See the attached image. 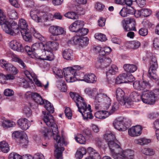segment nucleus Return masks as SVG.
<instances>
[{
	"instance_id": "1",
	"label": "nucleus",
	"mask_w": 159,
	"mask_h": 159,
	"mask_svg": "<svg viewBox=\"0 0 159 159\" xmlns=\"http://www.w3.org/2000/svg\"><path fill=\"white\" fill-rule=\"evenodd\" d=\"M5 15L3 11H0V25L6 33L11 35H15L20 31L25 40L27 42L31 41V36L28 29L26 21L23 19H19L18 25L15 22L10 24L6 20Z\"/></svg>"
},
{
	"instance_id": "2",
	"label": "nucleus",
	"mask_w": 159,
	"mask_h": 159,
	"mask_svg": "<svg viewBox=\"0 0 159 159\" xmlns=\"http://www.w3.org/2000/svg\"><path fill=\"white\" fill-rule=\"evenodd\" d=\"M43 113L44 114L43 121L48 126L52 128L53 137L56 141L55 144V157L57 159H62V153L64 150L63 146H66L67 143L62 137L59 135L57 126L54 122L53 116L50 114H46L45 112L43 111Z\"/></svg>"
},
{
	"instance_id": "3",
	"label": "nucleus",
	"mask_w": 159,
	"mask_h": 159,
	"mask_svg": "<svg viewBox=\"0 0 159 159\" xmlns=\"http://www.w3.org/2000/svg\"><path fill=\"white\" fill-rule=\"evenodd\" d=\"M81 68L79 66L64 68L63 72L66 81L73 82L78 79L88 83H94L96 82L97 78L94 74L90 73L84 75L83 73L79 71Z\"/></svg>"
},
{
	"instance_id": "4",
	"label": "nucleus",
	"mask_w": 159,
	"mask_h": 159,
	"mask_svg": "<svg viewBox=\"0 0 159 159\" xmlns=\"http://www.w3.org/2000/svg\"><path fill=\"white\" fill-rule=\"evenodd\" d=\"M70 94L71 98L76 103L79 111L82 114L84 119H92L93 116L91 113L90 106L87 105L83 98L78 94L70 92Z\"/></svg>"
},
{
	"instance_id": "5",
	"label": "nucleus",
	"mask_w": 159,
	"mask_h": 159,
	"mask_svg": "<svg viewBox=\"0 0 159 159\" xmlns=\"http://www.w3.org/2000/svg\"><path fill=\"white\" fill-rule=\"evenodd\" d=\"M102 103L103 104L104 109L107 110L111 104V101L110 98L106 94L100 93L96 98L93 105L95 109H99Z\"/></svg>"
},
{
	"instance_id": "6",
	"label": "nucleus",
	"mask_w": 159,
	"mask_h": 159,
	"mask_svg": "<svg viewBox=\"0 0 159 159\" xmlns=\"http://www.w3.org/2000/svg\"><path fill=\"white\" fill-rule=\"evenodd\" d=\"M109 148L111 155L113 158L115 159H124V150H123L119 145L112 142L109 143Z\"/></svg>"
},
{
	"instance_id": "7",
	"label": "nucleus",
	"mask_w": 159,
	"mask_h": 159,
	"mask_svg": "<svg viewBox=\"0 0 159 159\" xmlns=\"http://www.w3.org/2000/svg\"><path fill=\"white\" fill-rule=\"evenodd\" d=\"M142 100L143 102L150 105L154 104L155 102V96L152 91L148 90L142 92Z\"/></svg>"
},
{
	"instance_id": "8",
	"label": "nucleus",
	"mask_w": 159,
	"mask_h": 159,
	"mask_svg": "<svg viewBox=\"0 0 159 159\" xmlns=\"http://www.w3.org/2000/svg\"><path fill=\"white\" fill-rule=\"evenodd\" d=\"M121 24L123 28L125 31L128 32L131 30L136 31L135 21L132 18H128L126 20H123L122 21Z\"/></svg>"
},
{
	"instance_id": "9",
	"label": "nucleus",
	"mask_w": 159,
	"mask_h": 159,
	"mask_svg": "<svg viewBox=\"0 0 159 159\" xmlns=\"http://www.w3.org/2000/svg\"><path fill=\"white\" fill-rule=\"evenodd\" d=\"M125 93L120 88H118L116 90V96L117 100L121 105H131L132 102L129 99L124 98Z\"/></svg>"
},
{
	"instance_id": "10",
	"label": "nucleus",
	"mask_w": 159,
	"mask_h": 159,
	"mask_svg": "<svg viewBox=\"0 0 159 159\" xmlns=\"http://www.w3.org/2000/svg\"><path fill=\"white\" fill-rule=\"evenodd\" d=\"M112 124L115 129L120 131H125L128 128L124 120L121 118H118L115 119Z\"/></svg>"
},
{
	"instance_id": "11",
	"label": "nucleus",
	"mask_w": 159,
	"mask_h": 159,
	"mask_svg": "<svg viewBox=\"0 0 159 159\" xmlns=\"http://www.w3.org/2000/svg\"><path fill=\"white\" fill-rule=\"evenodd\" d=\"M134 88L138 90H142L145 89L150 87L149 84L147 81L143 80H137L133 84Z\"/></svg>"
},
{
	"instance_id": "12",
	"label": "nucleus",
	"mask_w": 159,
	"mask_h": 159,
	"mask_svg": "<svg viewBox=\"0 0 159 159\" xmlns=\"http://www.w3.org/2000/svg\"><path fill=\"white\" fill-rule=\"evenodd\" d=\"M99 57V60L97 63V66L98 67L105 68L108 66L111 62V60L108 58H106L104 56V54H101Z\"/></svg>"
},
{
	"instance_id": "13",
	"label": "nucleus",
	"mask_w": 159,
	"mask_h": 159,
	"mask_svg": "<svg viewBox=\"0 0 159 159\" xmlns=\"http://www.w3.org/2000/svg\"><path fill=\"white\" fill-rule=\"evenodd\" d=\"M51 42L49 41L44 44L43 43H36L33 45L34 49H43V50L52 52L51 46Z\"/></svg>"
},
{
	"instance_id": "14",
	"label": "nucleus",
	"mask_w": 159,
	"mask_h": 159,
	"mask_svg": "<svg viewBox=\"0 0 159 159\" xmlns=\"http://www.w3.org/2000/svg\"><path fill=\"white\" fill-rule=\"evenodd\" d=\"M133 77L132 75L128 76L125 73L119 75L116 79V83L117 84H120L128 82H131L133 81Z\"/></svg>"
},
{
	"instance_id": "15",
	"label": "nucleus",
	"mask_w": 159,
	"mask_h": 159,
	"mask_svg": "<svg viewBox=\"0 0 159 159\" xmlns=\"http://www.w3.org/2000/svg\"><path fill=\"white\" fill-rule=\"evenodd\" d=\"M84 25V23L83 21L77 20L70 25L69 29L71 32L77 33L80 29L83 27Z\"/></svg>"
},
{
	"instance_id": "16",
	"label": "nucleus",
	"mask_w": 159,
	"mask_h": 159,
	"mask_svg": "<svg viewBox=\"0 0 159 159\" xmlns=\"http://www.w3.org/2000/svg\"><path fill=\"white\" fill-rule=\"evenodd\" d=\"M9 46L12 49L18 52H22L24 51V48L22 44L16 40L11 41L9 43Z\"/></svg>"
},
{
	"instance_id": "17",
	"label": "nucleus",
	"mask_w": 159,
	"mask_h": 159,
	"mask_svg": "<svg viewBox=\"0 0 159 159\" xmlns=\"http://www.w3.org/2000/svg\"><path fill=\"white\" fill-rule=\"evenodd\" d=\"M49 32L52 35H59L63 34L65 32L63 28L57 25L51 26L49 29Z\"/></svg>"
},
{
	"instance_id": "18",
	"label": "nucleus",
	"mask_w": 159,
	"mask_h": 159,
	"mask_svg": "<svg viewBox=\"0 0 159 159\" xmlns=\"http://www.w3.org/2000/svg\"><path fill=\"white\" fill-rule=\"evenodd\" d=\"M17 124L19 126L24 130L28 129L31 125L30 121L25 118L19 119L17 121Z\"/></svg>"
},
{
	"instance_id": "19",
	"label": "nucleus",
	"mask_w": 159,
	"mask_h": 159,
	"mask_svg": "<svg viewBox=\"0 0 159 159\" xmlns=\"http://www.w3.org/2000/svg\"><path fill=\"white\" fill-rule=\"evenodd\" d=\"M54 55L52 52L43 50L40 56V58L43 60L52 61L54 59Z\"/></svg>"
},
{
	"instance_id": "20",
	"label": "nucleus",
	"mask_w": 159,
	"mask_h": 159,
	"mask_svg": "<svg viewBox=\"0 0 159 159\" xmlns=\"http://www.w3.org/2000/svg\"><path fill=\"white\" fill-rule=\"evenodd\" d=\"M140 43L138 41L134 40L131 42H128L125 44L126 47L128 48L136 49L140 46Z\"/></svg>"
},
{
	"instance_id": "21",
	"label": "nucleus",
	"mask_w": 159,
	"mask_h": 159,
	"mask_svg": "<svg viewBox=\"0 0 159 159\" xmlns=\"http://www.w3.org/2000/svg\"><path fill=\"white\" fill-rule=\"evenodd\" d=\"M118 72V68L115 65H112L106 72V75L108 77L115 75Z\"/></svg>"
},
{
	"instance_id": "22",
	"label": "nucleus",
	"mask_w": 159,
	"mask_h": 159,
	"mask_svg": "<svg viewBox=\"0 0 159 159\" xmlns=\"http://www.w3.org/2000/svg\"><path fill=\"white\" fill-rule=\"evenodd\" d=\"M31 97L33 99L36 103L40 104L43 105L44 100H43L40 95L36 93H32Z\"/></svg>"
},
{
	"instance_id": "23",
	"label": "nucleus",
	"mask_w": 159,
	"mask_h": 159,
	"mask_svg": "<svg viewBox=\"0 0 159 159\" xmlns=\"http://www.w3.org/2000/svg\"><path fill=\"white\" fill-rule=\"evenodd\" d=\"M110 115V113L107 111H101L96 112L94 114L95 116L97 118L104 119Z\"/></svg>"
},
{
	"instance_id": "24",
	"label": "nucleus",
	"mask_w": 159,
	"mask_h": 159,
	"mask_svg": "<svg viewBox=\"0 0 159 159\" xmlns=\"http://www.w3.org/2000/svg\"><path fill=\"white\" fill-rule=\"evenodd\" d=\"M64 58L67 60H71L73 58V52L70 49H66L62 53Z\"/></svg>"
},
{
	"instance_id": "25",
	"label": "nucleus",
	"mask_w": 159,
	"mask_h": 159,
	"mask_svg": "<svg viewBox=\"0 0 159 159\" xmlns=\"http://www.w3.org/2000/svg\"><path fill=\"white\" fill-rule=\"evenodd\" d=\"M87 152L93 159H101L99 154L93 148H88L87 149Z\"/></svg>"
},
{
	"instance_id": "26",
	"label": "nucleus",
	"mask_w": 159,
	"mask_h": 159,
	"mask_svg": "<svg viewBox=\"0 0 159 159\" xmlns=\"http://www.w3.org/2000/svg\"><path fill=\"white\" fill-rule=\"evenodd\" d=\"M8 158V159H22L20 155L15 152L11 153L9 155ZM24 159H33V157L30 155H26Z\"/></svg>"
},
{
	"instance_id": "27",
	"label": "nucleus",
	"mask_w": 159,
	"mask_h": 159,
	"mask_svg": "<svg viewBox=\"0 0 159 159\" xmlns=\"http://www.w3.org/2000/svg\"><path fill=\"white\" fill-rule=\"evenodd\" d=\"M85 91L89 95L94 99V102L95 101L96 98L99 94L98 93V90L96 88H88L86 89Z\"/></svg>"
},
{
	"instance_id": "28",
	"label": "nucleus",
	"mask_w": 159,
	"mask_h": 159,
	"mask_svg": "<svg viewBox=\"0 0 159 159\" xmlns=\"http://www.w3.org/2000/svg\"><path fill=\"white\" fill-rule=\"evenodd\" d=\"M103 138L108 141V143L109 146V143L111 142H113L114 143H116L114 142V141L116 139L115 136L111 132L106 133L104 135Z\"/></svg>"
},
{
	"instance_id": "29",
	"label": "nucleus",
	"mask_w": 159,
	"mask_h": 159,
	"mask_svg": "<svg viewBox=\"0 0 159 159\" xmlns=\"http://www.w3.org/2000/svg\"><path fill=\"white\" fill-rule=\"evenodd\" d=\"M12 60L13 61L18 62L21 66V67L25 69L27 67L24 61L17 56L13 54L11 56Z\"/></svg>"
},
{
	"instance_id": "30",
	"label": "nucleus",
	"mask_w": 159,
	"mask_h": 159,
	"mask_svg": "<svg viewBox=\"0 0 159 159\" xmlns=\"http://www.w3.org/2000/svg\"><path fill=\"white\" fill-rule=\"evenodd\" d=\"M150 55V59L149 60L150 65V69H157L158 67V64L157 63L156 58L154 56L151 55Z\"/></svg>"
},
{
	"instance_id": "31",
	"label": "nucleus",
	"mask_w": 159,
	"mask_h": 159,
	"mask_svg": "<svg viewBox=\"0 0 159 159\" xmlns=\"http://www.w3.org/2000/svg\"><path fill=\"white\" fill-rule=\"evenodd\" d=\"M123 68L126 71L129 72H134L137 69L136 65L131 64H125L124 65Z\"/></svg>"
},
{
	"instance_id": "32",
	"label": "nucleus",
	"mask_w": 159,
	"mask_h": 159,
	"mask_svg": "<svg viewBox=\"0 0 159 159\" xmlns=\"http://www.w3.org/2000/svg\"><path fill=\"white\" fill-rule=\"evenodd\" d=\"M30 33L33 34V36L36 38L39 39L42 41H44L45 40L43 36L40 34L37 31H36L35 29L32 28L31 29Z\"/></svg>"
},
{
	"instance_id": "33",
	"label": "nucleus",
	"mask_w": 159,
	"mask_h": 159,
	"mask_svg": "<svg viewBox=\"0 0 159 159\" xmlns=\"http://www.w3.org/2000/svg\"><path fill=\"white\" fill-rule=\"evenodd\" d=\"M134 152L133 151L130 149L124 150V159H134Z\"/></svg>"
},
{
	"instance_id": "34",
	"label": "nucleus",
	"mask_w": 159,
	"mask_h": 159,
	"mask_svg": "<svg viewBox=\"0 0 159 159\" xmlns=\"http://www.w3.org/2000/svg\"><path fill=\"white\" fill-rule=\"evenodd\" d=\"M9 150V147L8 144L5 141H3L0 142V151L4 153H7Z\"/></svg>"
},
{
	"instance_id": "35",
	"label": "nucleus",
	"mask_w": 159,
	"mask_h": 159,
	"mask_svg": "<svg viewBox=\"0 0 159 159\" xmlns=\"http://www.w3.org/2000/svg\"><path fill=\"white\" fill-rule=\"evenodd\" d=\"M43 104H44V107L48 112L50 113H53L54 111V108L50 102L44 100Z\"/></svg>"
},
{
	"instance_id": "36",
	"label": "nucleus",
	"mask_w": 159,
	"mask_h": 159,
	"mask_svg": "<svg viewBox=\"0 0 159 159\" xmlns=\"http://www.w3.org/2000/svg\"><path fill=\"white\" fill-rule=\"evenodd\" d=\"M130 97L131 100L134 102H138L142 99V95L135 91H134L130 94Z\"/></svg>"
},
{
	"instance_id": "37",
	"label": "nucleus",
	"mask_w": 159,
	"mask_h": 159,
	"mask_svg": "<svg viewBox=\"0 0 159 159\" xmlns=\"http://www.w3.org/2000/svg\"><path fill=\"white\" fill-rule=\"evenodd\" d=\"M41 132L45 138H49L52 136V132H51L50 130H49L45 127L42 128Z\"/></svg>"
},
{
	"instance_id": "38",
	"label": "nucleus",
	"mask_w": 159,
	"mask_h": 159,
	"mask_svg": "<svg viewBox=\"0 0 159 159\" xmlns=\"http://www.w3.org/2000/svg\"><path fill=\"white\" fill-rule=\"evenodd\" d=\"M64 15L67 18L74 20L77 19L78 17L77 14L75 12L72 11H69L66 13Z\"/></svg>"
},
{
	"instance_id": "39",
	"label": "nucleus",
	"mask_w": 159,
	"mask_h": 159,
	"mask_svg": "<svg viewBox=\"0 0 159 159\" xmlns=\"http://www.w3.org/2000/svg\"><path fill=\"white\" fill-rule=\"evenodd\" d=\"M20 144L24 147H25L27 145L29 141L27 135L24 134L20 139Z\"/></svg>"
},
{
	"instance_id": "40",
	"label": "nucleus",
	"mask_w": 159,
	"mask_h": 159,
	"mask_svg": "<svg viewBox=\"0 0 159 159\" xmlns=\"http://www.w3.org/2000/svg\"><path fill=\"white\" fill-rule=\"evenodd\" d=\"M38 11H31L30 15L31 18L38 22H40L41 19L39 17Z\"/></svg>"
},
{
	"instance_id": "41",
	"label": "nucleus",
	"mask_w": 159,
	"mask_h": 159,
	"mask_svg": "<svg viewBox=\"0 0 159 159\" xmlns=\"http://www.w3.org/2000/svg\"><path fill=\"white\" fill-rule=\"evenodd\" d=\"M86 152V150L84 148H82L76 151L75 157L77 159H81L83 157V155L85 154Z\"/></svg>"
},
{
	"instance_id": "42",
	"label": "nucleus",
	"mask_w": 159,
	"mask_h": 159,
	"mask_svg": "<svg viewBox=\"0 0 159 159\" xmlns=\"http://www.w3.org/2000/svg\"><path fill=\"white\" fill-rule=\"evenodd\" d=\"M15 125V123L14 122L8 120H3L2 124V126L4 128L13 127Z\"/></svg>"
},
{
	"instance_id": "43",
	"label": "nucleus",
	"mask_w": 159,
	"mask_h": 159,
	"mask_svg": "<svg viewBox=\"0 0 159 159\" xmlns=\"http://www.w3.org/2000/svg\"><path fill=\"white\" fill-rule=\"evenodd\" d=\"M141 152L146 155L152 156L155 154V151L152 148H144L142 149Z\"/></svg>"
},
{
	"instance_id": "44",
	"label": "nucleus",
	"mask_w": 159,
	"mask_h": 159,
	"mask_svg": "<svg viewBox=\"0 0 159 159\" xmlns=\"http://www.w3.org/2000/svg\"><path fill=\"white\" fill-rule=\"evenodd\" d=\"M6 71L15 75L18 72V70L16 68L11 64L9 65V67Z\"/></svg>"
},
{
	"instance_id": "45",
	"label": "nucleus",
	"mask_w": 159,
	"mask_h": 159,
	"mask_svg": "<svg viewBox=\"0 0 159 159\" xmlns=\"http://www.w3.org/2000/svg\"><path fill=\"white\" fill-rule=\"evenodd\" d=\"M94 37L96 39L102 42L105 41L107 39L106 35L100 33H96L94 35Z\"/></svg>"
},
{
	"instance_id": "46",
	"label": "nucleus",
	"mask_w": 159,
	"mask_h": 159,
	"mask_svg": "<svg viewBox=\"0 0 159 159\" xmlns=\"http://www.w3.org/2000/svg\"><path fill=\"white\" fill-rule=\"evenodd\" d=\"M75 140L79 143L81 144H84L85 139L84 137L80 134H78L75 137Z\"/></svg>"
},
{
	"instance_id": "47",
	"label": "nucleus",
	"mask_w": 159,
	"mask_h": 159,
	"mask_svg": "<svg viewBox=\"0 0 159 159\" xmlns=\"http://www.w3.org/2000/svg\"><path fill=\"white\" fill-rule=\"evenodd\" d=\"M9 17L12 19H16L18 18L17 12L16 11H8L7 12Z\"/></svg>"
},
{
	"instance_id": "48",
	"label": "nucleus",
	"mask_w": 159,
	"mask_h": 159,
	"mask_svg": "<svg viewBox=\"0 0 159 159\" xmlns=\"http://www.w3.org/2000/svg\"><path fill=\"white\" fill-rule=\"evenodd\" d=\"M159 115V113L158 112L154 111L149 112L148 113L147 117L150 120L154 119L158 117Z\"/></svg>"
},
{
	"instance_id": "49",
	"label": "nucleus",
	"mask_w": 159,
	"mask_h": 159,
	"mask_svg": "<svg viewBox=\"0 0 159 159\" xmlns=\"http://www.w3.org/2000/svg\"><path fill=\"white\" fill-rule=\"evenodd\" d=\"M15 75L13 74H8L6 75L2 74L0 76V77H1L4 80H13L15 78Z\"/></svg>"
},
{
	"instance_id": "50",
	"label": "nucleus",
	"mask_w": 159,
	"mask_h": 159,
	"mask_svg": "<svg viewBox=\"0 0 159 159\" xmlns=\"http://www.w3.org/2000/svg\"><path fill=\"white\" fill-rule=\"evenodd\" d=\"M58 87L60 88L61 91L65 92L66 91L67 88L65 83L64 81H60L58 82Z\"/></svg>"
},
{
	"instance_id": "51",
	"label": "nucleus",
	"mask_w": 159,
	"mask_h": 159,
	"mask_svg": "<svg viewBox=\"0 0 159 159\" xmlns=\"http://www.w3.org/2000/svg\"><path fill=\"white\" fill-rule=\"evenodd\" d=\"M37 76L36 75L35 77H34L33 79L35 84L37 85V86L39 87H42L43 86H44V88L45 89H47L48 87V82L47 81L46 84L45 85H43L41 83L40 81L37 79Z\"/></svg>"
},
{
	"instance_id": "52",
	"label": "nucleus",
	"mask_w": 159,
	"mask_h": 159,
	"mask_svg": "<svg viewBox=\"0 0 159 159\" xmlns=\"http://www.w3.org/2000/svg\"><path fill=\"white\" fill-rule=\"evenodd\" d=\"M156 69H151L150 70V68L148 70V76L151 79L156 80L157 79V76L155 72V71Z\"/></svg>"
},
{
	"instance_id": "53",
	"label": "nucleus",
	"mask_w": 159,
	"mask_h": 159,
	"mask_svg": "<svg viewBox=\"0 0 159 159\" xmlns=\"http://www.w3.org/2000/svg\"><path fill=\"white\" fill-rule=\"evenodd\" d=\"M11 63L7 62L4 59H2L0 60V66L6 70H7L9 67V65H10Z\"/></svg>"
},
{
	"instance_id": "54",
	"label": "nucleus",
	"mask_w": 159,
	"mask_h": 159,
	"mask_svg": "<svg viewBox=\"0 0 159 159\" xmlns=\"http://www.w3.org/2000/svg\"><path fill=\"white\" fill-rule=\"evenodd\" d=\"M53 72L60 78H61L63 76V73L62 70L59 68L54 67L53 69Z\"/></svg>"
},
{
	"instance_id": "55",
	"label": "nucleus",
	"mask_w": 159,
	"mask_h": 159,
	"mask_svg": "<svg viewBox=\"0 0 159 159\" xmlns=\"http://www.w3.org/2000/svg\"><path fill=\"white\" fill-rule=\"evenodd\" d=\"M24 74L25 76L30 80L35 77L36 75L33 72H30L28 70H25L24 71Z\"/></svg>"
},
{
	"instance_id": "56",
	"label": "nucleus",
	"mask_w": 159,
	"mask_h": 159,
	"mask_svg": "<svg viewBox=\"0 0 159 159\" xmlns=\"http://www.w3.org/2000/svg\"><path fill=\"white\" fill-rule=\"evenodd\" d=\"M119 105L117 102H114L112 106L111 109L110 111H109L110 115L112 114L115 111L117 110L119 108Z\"/></svg>"
},
{
	"instance_id": "57",
	"label": "nucleus",
	"mask_w": 159,
	"mask_h": 159,
	"mask_svg": "<svg viewBox=\"0 0 159 159\" xmlns=\"http://www.w3.org/2000/svg\"><path fill=\"white\" fill-rule=\"evenodd\" d=\"M89 32L88 29L82 28L77 32L80 36H82L86 35Z\"/></svg>"
},
{
	"instance_id": "58",
	"label": "nucleus",
	"mask_w": 159,
	"mask_h": 159,
	"mask_svg": "<svg viewBox=\"0 0 159 159\" xmlns=\"http://www.w3.org/2000/svg\"><path fill=\"white\" fill-rule=\"evenodd\" d=\"M135 132L137 136L140 135L142 133V127L140 125H137L134 126Z\"/></svg>"
},
{
	"instance_id": "59",
	"label": "nucleus",
	"mask_w": 159,
	"mask_h": 159,
	"mask_svg": "<svg viewBox=\"0 0 159 159\" xmlns=\"http://www.w3.org/2000/svg\"><path fill=\"white\" fill-rule=\"evenodd\" d=\"M80 37V36H75L71 40L69 41H68V43H70V42L71 43V41H72L73 44L75 45H79V43Z\"/></svg>"
},
{
	"instance_id": "60",
	"label": "nucleus",
	"mask_w": 159,
	"mask_h": 159,
	"mask_svg": "<svg viewBox=\"0 0 159 159\" xmlns=\"http://www.w3.org/2000/svg\"><path fill=\"white\" fill-rule=\"evenodd\" d=\"M65 113L66 116L69 119H71L72 113L69 107H67L65 110Z\"/></svg>"
},
{
	"instance_id": "61",
	"label": "nucleus",
	"mask_w": 159,
	"mask_h": 159,
	"mask_svg": "<svg viewBox=\"0 0 159 159\" xmlns=\"http://www.w3.org/2000/svg\"><path fill=\"white\" fill-rule=\"evenodd\" d=\"M95 8L97 10H103L106 9L105 6L100 2H97L95 5Z\"/></svg>"
},
{
	"instance_id": "62",
	"label": "nucleus",
	"mask_w": 159,
	"mask_h": 159,
	"mask_svg": "<svg viewBox=\"0 0 159 159\" xmlns=\"http://www.w3.org/2000/svg\"><path fill=\"white\" fill-rule=\"evenodd\" d=\"M23 112L27 117H30L31 115V111L28 107H25L24 108Z\"/></svg>"
},
{
	"instance_id": "63",
	"label": "nucleus",
	"mask_w": 159,
	"mask_h": 159,
	"mask_svg": "<svg viewBox=\"0 0 159 159\" xmlns=\"http://www.w3.org/2000/svg\"><path fill=\"white\" fill-rule=\"evenodd\" d=\"M139 33L140 35L144 36L148 34V30L146 28H142L139 30Z\"/></svg>"
},
{
	"instance_id": "64",
	"label": "nucleus",
	"mask_w": 159,
	"mask_h": 159,
	"mask_svg": "<svg viewBox=\"0 0 159 159\" xmlns=\"http://www.w3.org/2000/svg\"><path fill=\"white\" fill-rule=\"evenodd\" d=\"M4 93L6 96H11L14 94V92L12 89H7L4 90Z\"/></svg>"
}]
</instances>
